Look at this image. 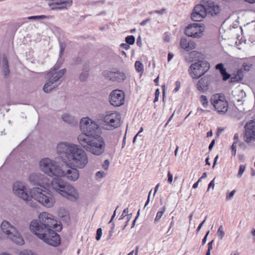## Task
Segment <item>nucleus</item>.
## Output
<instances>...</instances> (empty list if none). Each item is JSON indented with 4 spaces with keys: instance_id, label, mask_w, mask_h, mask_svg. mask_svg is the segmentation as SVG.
<instances>
[{
    "instance_id": "obj_1",
    "label": "nucleus",
    "mask_w": 255,
    "mask_h": 255,
    "mask_svg": "<svg viewBox=\"0 0 255 255\" xmlns=\"http://www.w3.org/2000/svg\"><path fill=\"white\" fill-rule=\"evenodd\" d=\"M29 228L32 233L47 244L53 247L60 244V237L53 229L60 231L62 226L57 224L51 214L45 212L41 213L38 220L31 222Z\"/></svg>"
},
{
    "instance_id": "obj_2",
    "label": "nucleus",
    "mask_w": 255,
    "mask_h": 255,
    "mask_svg": "<svg viewBox=\"0 0 255 255\" xmlns=\"http://www.w3.org/2000/svg\"><path fill=\"white\" fill-rule=\"evenodd\" d=\"M57 152L61 157H65L71 166L78 169L84 168L89 162L85 150L73 143L62 142L58 143Z\"/></svg>"
},
{
    "instance_id": "obj_3",
    "label": "nucleus",
    "mask_w": 255,
    "mask_h": 255,
    "mask_svg": "<svg viewBox=\"0 0 255 255\" xmlns=\"http://www.w3.org/2000/svg\"><path fill=\"white\" fill-rule=\"evenodd\" d=\"M51 187L63 197L71 201L79 199L77 189L72 185L60 178H54L51 181Z\"/></svg>"
},
{
    "instance_id": "obj_4",
    "label": "nucleus",
    "mask_w": 255,
    "mask_h": 255,
    "mask_svg": "<svg viewBox=\"0 0 255 255\" xmlns=\"http://www.w3.org/2000/svg\"><path fill=\"white\" fill-rule=\"evenodd\" d=\"M81 133L78 136V140L95 137L101 135V129L97 122L88 118H82L80 122Z\"/></svg>"
},
{
    "instance_id": "obj_5",
    "label": "nucleus",
    "mask_w": 255,
    "mask_h": 255,
    "mask_svg": "<svg viewBox=\"0 0 255 255\" xmlns=\"http://www.w3.org/2000/svg\"><path fill=\"white\" fill-rule=\"evenodd\" d=\"M81 146L91 154L99 156L103 154L106 148V143L101 135L83 139L78 141Z\"/></svg>"
},
{
    "instance_id": "obj_6",
    "label": "nucleus",
    "mask_w": 255,
    "mask_h": 255,
    "mask_svg": "<svg viewBox=\"0 0 255 255\" xmlns=\"http://www.w3.org/2000/svg\"><path fill=\"white\" fill-rule=\"evenodd\" d=\"M30 194L32 198L47 208L53 207L55 203V199L51 192L44 187L33 188Z\"/></svg>"
},
{
    "instance_id": "obj_7",
    "label": "nucleus",
    "mask_w": 255,
    "mask_h": 255,
    "mask_svg": "<svg viewBox=\"0 0 255 255\" xmlns=\"http://www.w3.org/2000/svg\"><path fill=\"white\" fill-rule=\"evenodd\" d=\"M62 63L61 61H58L54 66V67L46 76L47 82L44 85L43 90L45 93H48L56 88L59 80L64 76L66 72V69H63L57 71Z\"/></svg>"
},
{
    "instance_id": "obj_8",
    "label": "nucleus",
    "mask_w": 255,
    "mask_h": 255,
    "mask_svg": "<svg viewBox=\"0 0 255 255\" xmlns=\"http://www.w3.org/2000/svg\"><path fill=\"white\" fill-rule=\"evenodd\" d=\"M0 229L7 238L18 245H23L24 241L18 229L6 220L2 222Z\"/></svg>"
},
{
    "instance_id": "obj_9",
    "label": "nucleus",
    "mask_w": 255,
    "mask_h": 255,
    "mask_svg": "<svg viewBox=\"0 0 255 255\" xmlns=\"http://www.w3.org/2000/svg\"><path fill=\"white\" fill-rule=\"evenodd\" d=\"M40 169L45 174L52 177L58 176L61 173L60 171L61 166H59L55 160L49 158H44L40 160L39 163Z\"/></svg>"
},
{
    "instance_id": "obj_10",
    "label": "nucleus",
    "mask_w": 255,
    "mask_h": 255,
    "mask_svg": "<svg viewBox=\"0 0 255 255\" xmlns=\"http://www.w3.org/2000/svg\"><path fill=\"white\" fill-rule=\"evenodd\" d=\"M12 190L15 196L26 201L31 207H36L35 204H33L29 200L31 197L28 194V189L25 183L20 181L15 182L13 185Z\"/></svg>"
},
{
    "instance_id": "obj_11",
    "label": "nucleus",
    "mask_w": 255,
    "mask_h": 255,
    "mask_svg": "<svg viewBox=\"0 0 255 255\" xmlns=\"http://www.w3.org/2000/svg\"><path fill=\"white\" fill-rule=\"evenodd\" d=\"M78 169L71 166L67 161L64 162L60 169L61 173L58 174V177H63L69 181H76L80 176V172Z\"/></svg>"
},
{
    "instance_id": "obj_12",
    "label": "nucleus",
    "mask_w": 255,
    "mask_h": 255,
    "mask_svg": "<svg viewBox=\"0 0 255 255\" xmlns=\"http://www.w3.org/2000/svg\"><path fill=\"white\" fill-rule=\"evenodd\" d=\"M210 68L209 63L204 60L192 64L189 69L190 76L193 79H198L206 73Z\"/></svg>"
},
{
    "instance_id": "obj_13",
    "label": "nucleus",
    "mask_w": 255,
    "mask_h": 255,
    "mask_svg": "<svg viewBox=\"0 0 255 255\" xmlns=\"http://www.w3.org/2000/svg\"><path fill=\"white\" fill-rule=\"evenodd\" d=\"M211 103L219 114H225L228 110V103L224 96L218 94L214 95L211 98Z\"/></svg>"
},
{
    "instance_id": "obj_14",
    "label": "nucleus",
    "mask_w": 255,
    "mask_h": 255,
    "mask_svg": "<svg viewBox=\"0 0 255 255\" xmlns=\"http://www.w3.org/2000/svg\"><path fill=\"white\" fill-rule=\"evenodd\" d=\"M205 26L203 24L194 23L190 24L185 30V34L194 38H201L203 35Z\"/></svg>"
},
{
    "instance_id": "obj_15",
    "label": "nucleus",
    "mask_w": 255,
    "mask_h": 255,
    "mask_svg": "<svg viewBox=\"0 0 255 255\" xmlns=\"http://www.w3.org/2000/svg\"><path fill=\"white\" fill-rule=\"evenodd\" d=\"M121 115L117 112L107 114L103 119V122L112 129L116 128L120 126Z\"/></svg>"
},
{
    "instance_id": "obj_16",
    "label": "nucleus",
    "mask_w": 255,
    "mask_h": 255,
    "mask_svg": "<svg viewBox=\"0 0 255 255\" xmlns=\"http://www.w3.org/2000/svg\"><path fill=\"white\" fill-rule=\"evenodd\" d=\"M125 97V93L123 91L115 90L110 94L109 101L112 105L120 107L124 104Z\"/></svg>"
},
{
    "instance_id": "obj_17",
    "label": "nucleus",
    "mask_w": 255,
    "mask_h": 255,
    "mask_svg": "<svg viewBox=\"0 0 255 255\" xmlns=\"http://www.w3.org/2000/svg\"><path fill=\"white\" fill-rule=\"evenodd\" d=\"M104 77L113 82H122L126 78L125 74L119 70L114 71H105L103 72Z\"/></svg>"
},
{
    "instance_id": "obj_18",
    "label": "nucleus",
    "mask_w": 255,
    "mask_h": 255,
    "mask_svg": "<svg viewBox=\"0 0 255 255\" xmlns=\"http://www.w3.org/2000/svg\"><path fill=\"white\" fill-rule=\"evenodd\" d=\"M246 131L244 135V140L247 143H250L255 139V120H251L245 126Z\"/></svg>"
},
{
    "instance_id": "obj_19",
    "label": "nucleus",
    "mask_w": 255,
    "mask_h": 255,
    "mask_svg": "<svg viewBox=\"0 0 255 255\" xmlns=\"http://www.w3.org/2000/svg\"><path fill=\"white\" fill-rule=\"evenodd\" d=\"M206 16V10L203 4L196 5L191 14V19L195 21H201Z\"/></svg>"
},
{
    "instance_id": "obj_20",
    "label": "nucleus",
    "mask_w": 255,
    "mask_h": 255,
    "mask_svg": "<svg viewBox=\"0 0 255 255\" xmlns=\"http://www.w3.org/2000/svg\"><path fill=\"white\" fill-rule=\"evenodd\" d=\"M47 178L41 173H32L29 176V182L33 185L47 184Z\"/></svg>"
},
{
    "instance_id": "obj_21",
    "label": "nucleus",
    "mask_w": 255,
    "mask_h": 255,
    "mask_svg": "<svg viewBox=\"0 0 255 255\" xmlns=\"http://www.w3.org/2000/svg\"><path fill=\"white\" fill-rule=\"evenodd\" d=\"M206 10V14H210L211 15H217L220 10V7L216 3L211 0H208L206 3L204 5Z\"/></svg>"
},
{
    "instance_id": "obj_22",
    "label": "nucleus",
    "mask_w": 255,
    "mask_h": 255,
    "mask_svg": "<svg viewBox=\"0 0 255 255\" xmlns=\"http://www.w3.org/2000/svg\"><path fill=\"white\" fill-rule=\"evenodd\" d=\"M181 47L186 51H190L196 47V43L192 40H188L186 38H182L180 40Z\"/></svg>"
},
{
    "instance_id": "obj_23",
    "label": "nucleus",
    "mask_w": 255,
    "mask_h": 255,
    "mask_svg": "<svg viewBox=\"0 0 255 255\" xmlns=\"http://www.w3.org/2000/svg\"><path fill=\"white\" fill-rule=\"evenodd\" d=\"M209 82L208 79L205 78H201L197 84V89L202 92H204L208 89Z\"/></svg>"
},
{
    "instance_id": "obj_24",
    "label": "nucleus",
    "mask_w": 255,
    "mask_h": 255,
    "mask_svg": "<svg viewBox=\"0 0 255 255\" xmlns=\"http://www.w3.org/2000/svg\"><path fill=\"white\" fill-rule=\"evenodd\" d=\"M61 119L65 123L71 125H76L78 124L77 120L69 114H64L61 116Z\"/></svg>"
},
{
    "instance_id": "obj_25",
    "label": "nucleus",
    "mask_w": 255,
    "mask_h": 255,
    "mask_svg": "<svg viewBox=\"0 0 255 255\" xmlns=\"http://www.w3.org/2000/svg\"><path fill=\"white\" fill-rule=\"evenodd\" d=\"M72 0H58L57 1L49 3L48 5L49 6H53L54 5H65L66 6L68 5L69 6H70L71 5H72Z\"/></svg>"
},
{
    "instance_id": "obj_26",
    "label": "nucleus",
    "mask_w": 255,
    "mask_h": 255,
    "mask_svg": "<svg viewBox=\"0 0 255 255\" xmlns=\"http://www.w3.org/2000/svg\"><path fill=\"white\" fill-rule=\"evenodd\" d=\"M89 70V65L88 64H86L83 68V72L80 76V79L81 81H85L89 76L88 71Z\"/></svg>"
},
{
    "instance_id": "obj_27",
    "label": "nucleus",
    "mask_w": 255,
    "mask_h": 255,
    "mask_svg": "<svg viewBox=\"0 0 255 255\" xmlns=\"http://www.w3.org/2000/svg\"><path fill=\"white\" fill-rule=\"evenodd\" d=\"M3 62L4 63V64L3 66L2 67V72L3 73V74L5 76H7L9 73V66H8V60L7 59V58L4 56L3 58Z\"/></svg>"
},
{
    "instance_id": "obj_28",
    "label": "nucleus",
    "mask_w": 255,
    "mask_h": 255,
    "mask_svg": "<svg viewBox=\"0 0 255 255\" xmlns=\"http://www.w3.org/2000/svg\"><path fill=\"white\" fill-rule=\"evenodd\" d=\"M165 210H166L165 206H163L160 209V210L156 214V217L154 219V223H157V222H159V221L161 218L163 214L165 212Z\"/></svg>"
},
{
    "instance_id": "obj_29",
    "label": "nucleus",
    "mask_w": 255,
    "mask_h": 255,
    "mask_svg": "<svg viewBox=\"0 0 255 255\" xmlns=\"http://www.w3.org/2000/svg\"><path fill=\"white\" fill-rule=\"evenodd\" d=\"M200 101L202 103L203 107L204 108H207L209 103L207 97L206 96L201 95L200 97Z\"/></svg>"
},
{
    "instance_id": "obj_30",
    "label": "nucleus",
    "mask_w": 255,
    "mask_h": 255,
    "mask_svg": "<svg viewBox=\"0 0 255 255\" xmlns=\"http://www.w3.org/2000/svg\"><path fill=\"white\" fill-rule=\"evenodd\" d=\"M217 235L220 240H222L224 238L225 236V232L222 225H221L219 227L217 232Z\"/></svg>"
},
{
    "instance_id": "obj_31",
    "label": "nucleus",
    "mask_w": 255,
    "mask_h": 255,
    "mask_svg": "<svg viewBox=\"0 0 255 255\" xmlns=\"http://www.w3.org/2000/svg\"><path fill=\"white\" fill-rule=\"evenodd\" d=\"M126 42L127 43L132 45L135 42V37L133 35H129L126 37Z\"/></svg>"
},
{
    "instance_id": "obj_32",
    "label": "nucleus",
    "mask_w": 255,
    "mask_h": 255,
    "mask_svg": "<svg viewBox=\"0 0 255 255\" xmlns=\"http://www.w3.org/2000/svg\"><path fill=\"white\" fill-rule=\"evenodd\" d=\"M49 6L51 7V10H61L67 9V6L65 5H54Z\"/></svg>"
},
{
    "instance_id": "obj_33",
    "label": "nucleus",
    "mask_w": 255,
    "mask_h": 255,
    "mask_svg": "<svg viewBox=\"0 0 255 255\" xmlns=\"http://www.w3.org/2000/svg\"><path fill=\"white\" fill-rule=\"evenodd\" d=\"M135 68L137 71L138 72L143 71V64L139 61H136L135 62Z\"/></svg>"
},
{
    "instance_id": "obj_34",
    "label": "nucleus",
    "mask_w": 255,
    "mask_h": 255,
    "mask_svg": "<svg viewBox=\"0 0 255 255\" xmlns=\"http://www.w3.org/2000/svg\"><path fill=\"white\" fill-rule=\"evenodd\" d=\"M246 169V166L245 165H240L239 172L238 173L237 176L238 178H241L244 172Z\"/></svg>"
},
{
    "instance_id": "obj_35",
    "label": "nucleus",
    "mask_w": 255,
    "mask_h": 255,
    "mask_svg": "<svg viewBox=\"0 0 255 255\" xmlns=\"http://www.w3.org/2000/svg\"><path fill=\"white\" fill-rule=\"evenodd\" d=\"M128 208H127L125 209L123 212L122 215L120 216L119 220H121L123 219L127 216H128V218H129L128 217L129 216H130V217H131V214H128Z\"/></svg>"
},
{
    "instance_id": "obj_36",
    "label": "nucleus",
    "mask_w": 255,
    "mask_h": 255,
    "mask_svg": "<svg viewBox=\"0 0 255 255\" xmlns=\"http://www.w3.org/2000/svg\"><path fill=\"white\" fill-rule=\"evenodd\" d=\"M216 69L220 71L221 74L226 70V69L224 67V65L222 63H219L216 65Z\"/></svg>"
},
{
    "instance_id": "obj_37",
    "label": "nucleus",
    "mask_w": 255,
    "mask_h": 255,
    "mask_svg": "<svg viewBox=\"0 0 255 255\" xmlns=\"http://www.w3.org/2000/svg\"><path fill=\"white\" fill-rule=\"evenodd\" d=\"M102 235V229L101 228L98 229L97 230V233H96V239L97 241L100 240L101 238Z\"/></svg>"
},
{
    "instance_id": "obj_38",
    "label": "nucleus",
    "mask_w": 255,
    "mask_h": 255,
    "mask_svg": "<svg viewBox=\"0 0 255 255\" xmlns=\"http://www.w3.org/2000/svg\"><path fill=\"white\" fill-rule=\"evenodd\" d=\"M235 192H236V190H234L233 191H232L230 193H227V195H226V200H230L231 199H232L234 196V195H235Z\"/></svg>"
},
{
    "instance_id": "obj_39",
    "label": "nucleus",
    "mask_w": 255,
    "mask_h": 255,
    "mask_svg": "<svg viewBox=\"0 0 255 255\" xmlns=\"http://www.w3.org/2000/svg\"><path fill=\"white\" fill-rule=\"evenodd\" d=\"M221 74L223 77V79L224 81L227 80L230 77V75L227 72L226 70Z\"/></svg>"
},
{
    "instance_id": "obj_40",
    "label": "nucleus",
    "mask_w": 255,
    "mask_h": 255,
    "mask_svg": "<svg viewBox=\"0 0 255 255\" xmlns=\"http://www.w3.org/2000/svg\"><path fill=\"white\" fill-rule=\"evenodd\" d=\"M252 65L250 63H244L243 65L244 70L245 71H249L252 67Z\"/></svg>"
},
{
    "instance_id": "obj_41",
    "label": "nucleus",
    "mask_w": 255,
    "mask_h": 255,
    "mask_svg": "<svg viewBox=\"0 0 255 255\" xmlns=\"http://www.w3.org/2000/svg\"><path fill=\"white\" fill-rule=\"evenodd\" d=\"M20 255H36L31 251H24L21 252Z\"/></svg>"
},
{
    "instance_id": "obj_42",
    "label": "nucleus",
    "mask_w": 255,
    "mask_h": 255,
    "mask_svg": "<svg viewBox=\"0 0 255 255\" xmlns=\"http://www.w3.org/2000/svg\"><path fill=\"white\" fill-rule=\"evenodd\" d=\"M60 55H59V56L61 57L65 50V45L64 43H61L60 44Z\"/></svg>"
},
{
    "instance_id": "obj_43",
    "label": "nucleus",
    "mask_w": 255,
    "mask_h": 255,
    "mask_svg": "<svg viewBox=\"0 0 255 255\" xmlns=\"http://www.w3.org/2000/svg\"><path fill=\"white\" fill-rule=\"evenodd\" d=\"M232 154L235 156L236 154V143L234 142L231 146Z\"/></svg>"
},
{
    "instance_id": "obj_44",
    "label": "nucleus",
    "mask_w": 255,
    "mask_h": 255,
    "mask_svg": "<svg viewBox=\"0 0 255 255\" xmlns=\"http://www.w3.org/2000/svg\"><path fill=\"white\" fill-rule=\"evenodd\" d=\"M167 176H168V180H167L168 182L169 183H171L173 181V175L170 172V171H169L168 172Z\"/></svg>"
},
{
    "instance_id": "obj_45",
    "label": "nucleus",
    "mask_w": 255,
    "mask_h": 255,
    "mask_svg": "<svg viewBox=\"0 0 255 255\" xmlns=\"http://www.w3.org/2000/svg\"><path fill=\"white\" fill-rule=\"evenodd\" d=\"M109 164H110L109 161L108 160H105V161L102 165V167L104 169L107 170L108 169Z\"/></svg>"
},
{
    "instance_id": "obj_46",
    "label": "nucleus",
    "mask_w": 255,
    "mask_h": 255,
    "mask_svg": "<svg viewBox=\"0 0 255 255\" xmlns=\"http://www.w3.org/2000/svg\"><path fill=\"white\" fill-rule=\"evenodd\" d=\"M199 54V53L198 52L193 51L189 53V56L191 58H193L194 57L197 56Z\"/></svg>"
},
{
    "instance_id": "obj_47",
    "label": "nucleus",
    "mask_w": 255,
    "mask_h": 255,
    "mask_svg": "<svg viewBox=\"0 0 255 255\" xmlns=\"http://www.w3.org/2000/svg\"><path fill=\"white\" fill-rule=\"evenodd\" d=\"M215 178L210 182V183L208 185V189H207V191H208L209 190V189L212 187V189H213L214 188V186H215V183H214V180H215Z\"/></svg>"
},
{
    "instance_id": "obj_48",
    "label": "nucleus",
    "mask_w": 255,
    "mask_h": 255,
    "mask_svg": "<svg viewBox=\"0 0 255 255\" xmlns=\"http://www.w3.org/2000/svg\"><path fill=\"white\" fill-rule=\"evenodd\" d=\"M207 216H206L205 219L199 224V226L198 227L196 231H197V232H199L200 231V230H201L202 227L203 226V225H204V224L205 223V221H206V220L207 219Z\"/></svg>"
},
{
    "instance_id": "obj_49",
    "label": "nucleus",
    "mask_w": 255,
    "mask_h": 255,
    "mask_svg": "<svg viewBox=\"0 0 255 255\" xmlns=\"http://www.w3.org/2000/svg\"><path fill=\"white\" fill-rule=\"evenodd\" d=\"M159 91L158 89H157L155 93V98L154 100V102L155 103L158 100V97L159 95Z\"/></svg>"
},
{
    "instance_id": "obj_50",
    "label": "nucleus",
    "mask_w": 255,
    "mask_h": 255,
    "mask_svg": "<svg viewBox=\"0 0 255 255\" xmlns=\"http://www.w3.org/2000/svg\"><path fill=\"white\" fill-rule=\"evenodd\" d=\"M166 9L165 8H162L160 10H154L153 12L155 13H157V14H163L165 11Z\"/></svg>"
},
{
    "instance_id": "obj_51",
    "label": "nucleus",
    "mask_w": 255,
    "mask_h": 255,
    "mask_svg": "<svg viewBox=\"0 0 255 255\" xmlns=\"http://www.w3.org/2000/svg\"><path fill=\"white\" fill-rule=\"evenodd\" d=\"M175 85H176V88L174 89V91H175V92H177L179 88H180V83L179 81H177L175 82Z\"/></svg>"
},
{
    "instance_id": "obj_52",
    "label": "nucleus",
    "mask_w": 255,
    "mask_h": 255,
    "mask_svg": "<svg viewBox=\"0 0 255 255\" xmlns=\"http://www.w3.org/2000/svg\"><path fill=\"white\" fill-rule=\"evenodd\" d=\"M121 47H123L125 50H128L130 48L129 45L128 43H122Z\"/></svg>"
},
{
    "instance_id": "obj_53",
    "label": "nucleus",
    "mask_w": 255,
    "mask_h": 255,
    "mask_svg": "<svg viewBox=\"0 0 255 255\" xmlns=\"http://www.w3.org/2000/svg\"><path fill=\"white\" fill-rule=\"evenodd\" d=\"M105 174L104 172H103V171H98L96 173L97 176L99 178L103 177Z\"/></svg>"
},
{
    "instance_id": "obj_54",
    "label": "nucleus",
    "mask_w": 255,
    "mask_h": 255,
    "mask_svg": "<svg viewBox=\"0 0 255 255\" xmlns=\"http://www.w3.org/2000/svg\"><path fill=\"white\" fill-rule=\"evenodd\" d=\"M209 233H210V231H208L207 232V233H206V234L205 236V237H204V238L203 239V240H202V244H203V245H204V244H205L206 243V241H207V237H208V235H209Z\"/></svg>"
},
{
    "instance_id": "obj_55",
    "label": "nucleus",
    "mask_w": 255,
    "mask_h": 255,
    "mask_svg": "<svg viewBox=\"0 0 255 255\" xmlns=\"http://www.w3.org/2000/svg\"><path fill=\"white\" fill-rule=\"evenodd\" d=\"M52 16H46V15H38V19H45V18H49L50 17H51Z\"/></svg>"
},
{
    "instance_id": "obj_56",
    "label": "nucleus",
    "mask_w": 255,
    "mask_h": 255,
    "mask_svg": "<svg viewBox=\"0 0 255 255\" xmlns=\"http://www.w3.org/2000/svg\"><path fill=\"white\" fill-rule=\"evenodd\" d=\"M150 20V19L149 18H147L143 21H142V22H141L140 23V25H141V26H144Z\"/></svg>"
},
{
    "instance_id": "obj_57",
    "label": "nucleus",
    "mask_w": 255,
    "mask_h": 255,
    "mask_svg": "<svg viewBox=\"0 0 255 255\" xmlns=\"http://www.w3.org/2000/svg\"><path fill=\"white\" fill-rule=\"evenodd\" d=\"M213 242H214V240H212L211 242H210L208 243V246L209 250H211L212 249V245H213Z\"/></svg>"
},
{
    "instance_id": "obj_58",
    "label": "nucleus",
    "mask_w": 255,
    "mask_h": 255,
    "mask_svg": "<svg viewBox=\"0 0 255 255\" xmlns=\"http://www.w3.org/2000/svg\"><path fill=\"white\" fill-rule=\"evenodd\" d=\"M27 19H30V20H31V19H33V20L38 19V15L28 16L27 17Z\"/></svg>"
},
{
    "instance_id": "obj_59",
    "label": "nucleus",
    "mask_w": 255,
    "mask_h": 255,
    "mask_svg": "<svg viewBox=\"0 0 255 255\" xmlns=\"http://www.w3.org/2000/svg\"><path fill=\"white\" fill-rule=\"evenodd\" d=\"M215 144V140H213L210 143V144H209V150H212L214 145Z\"/></svg>"
},
{
    "instance_id": "obj_60",
    "label": "nucleus",
    "mask_w": 255,
    "mask_h": 255,
    "mask_svg": "<svg viewBox=\"0 0 255 255\" xmlns=\"http://www.w3.org/2000/svg\"><path fill=\"white\" fill-rule=\"evenodd\" d=\"M151 190L150 191L149 194H148V198H147V201L145 204V205H144V207H146L147 204H148L149 202V200H150V194H151Z\"/></svg>"
},
{
    "instance_id": "obj_61",
    "label": "nucleus",
    "mask_w": 255,
    "mask_h": 255,
    "mask_svg": "<svg viewBox=\"0 0 255 255\" xmlns=\"http://www.w3.org/2000/svg\"><path fill=\"white\" fill-rule=\"evenodd\" d=\"M136 44L138 46H140L141 45V38L140 36H138L137 39Z\"/></svg>"
},
{
    "instance_id": "obj_62",
    "label": "nucleus",
    "mask_w": 255,
    "mask_h": 255,
    "mask_svg": "<svg viewBox=\"0 0 255 255\" xmlns=\"http://www.w3.org/2000/svg\"><path fill=\"white\" fill-rule=\"evenodd\" d=\"M173 57V54H172L171 53H169L168 54V61H169L170 60H171Z\"/></svg>"
},
{
    "instance_id": "obj_63",
    "label": "nucleus",
    "mask_w": 255,
    "mask_h": 255,
    "mask_svg": "<svg viewBox=\"0 0 255 255\" xmlns=\"http://www.w3.org/2000/svg\"><path fill=\"white\" fill-rule=\"evenodd\" d=\"M98 2H101L102 3H104L105 2V0H99V1H94V2H92V4H96L97 3H98Z\"/></svg>"
},
{
    "instance_id": "obj_64",
    "label": "nucleus",
    "mask_w": 255,
    "mask_h": 255,
    "mask_svg": "<svg viewBox=\"0 0 255 255\" xmlns=\"http://www.w3.org/2000/svg\"><path fill=\"white\" fill-rule=\"evenodd\" d=\"M159 183H158V184H157L156 185V186H155V188H154V196L155 195V193H156V192H157V190H158V188H159Z\"/></svg>"
}]
</instances>
